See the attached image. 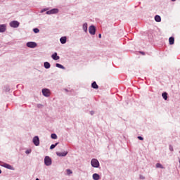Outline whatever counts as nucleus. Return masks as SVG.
Wrapping results in <instances>:
<instances>
[{
  "label": "nucleus",
  "instance_id": "nucleus-1",
  "mask_svg": "<svg viewBox=\"0 0 180 180\" xmlns=\"http://www.w3.org/2000/svg\"><path fill=\"white\" fill-rule=\"evenodd\" d=\"M0 165L1 167H4V168H6L7 169H11V171H15V168H13V167H12V165L4 162H0Z\"/></svg>",
  "mask_w": 180,
  "mask_h": 180
},
{
  "label": "nucleus",
  "instance_id": "nucleus-2",
  "mask_svg": "<svg viewBox=\"0 0 180 180\" xmlns=\"http://www.w3.org/2000/svg\"><path fill=\"white\" fill-rule=\"evenodd\" d=\"M91 165L94 168H99V161L97 159H92Z\"/></svg>",
  "mask_w": 180,
  "mask_h": 180
},
{
  "label": "nucleus",
  "instance_id": "nucleus-3",
  "mask_svg": "<svg viewBox=\"0 0 180 180\" xmlns=\"http://www.w3.org/2000/svg\"><path fill=\"white\" fill-rule=\"evenodd\" d=\"M44 164L46 167H50L52 164L51 158L49 156H46L44 158Z\"/></svg>",
  "mask_w": 180,
  "mask_h": 180
},
{
  "label": "nucleus",
  "instance_id": "nucleus-4",
  "mask_svg": "<svg viewBox=\"0 0 180 180\" xmlns=\"http://www.w3.org/2000/svg\"><path fill=\"white\" fill-rule=\"evenodd\" d=\"M60 12V10L58 8H53L51 10H49L46 11V15H57Z\"/></svg>",
  "mask_w": 180,
  "mask_h": 180
},
{
  "label": "nucleus",
  "instance_id": "nucleus-5",
  "mask_svg": "<svg viewBox=\"0 0 180 180\" xmlns=\"http://www.w3.org/2000/svg\"><path fill=\"white\" fill-rule=\"evenodd\" d=\"M32 143L36 146V147H39V146H40V139L38 136H34Z\"/></svg>",
  "mask_w": 180,
  "mask_h": 180
},
{
  "label": "nucleus",
  "instance_id": "nucleus-6",
  "mask_svg": "<svg viewBox=\"0 0 180 180\" xmlns=\"http://www.w3.org/2000/svg\"><path fill=\"white\" fill-rule=\"evenodd\" d=\"M20 25V23L18 21H16V20L11 21L9 23V25L11 26V27H13L14 29H16V28L19 27Z\"/></svg>",
  "mask_w": 180,
  "mask_h": 180
},
{
  "label": "nucleus",
  "instance_id": "nucleus-7",
  "mask_svg": "<svg viewBox=\"0 0 180 180\" xmlns=\"http://www.w3.org/2000/svg\"><path fill=\"white\" fill-rule=\"evenodd\" d=\"M26 46L29 49H35V47H37V44L34 41H29L26 44Z\"/></svg>",
  "mask_w": 180,
  "mask_h": 180
},
{
  "label": "nucleus",
  "instance_id": "nucleus-8",
  "mask_svg": "<svg viewBox=\"0 0 180 180\" xmlns=\"http://www.w3.org/2000/svg\"><path fill=\"white\" fill-rule=\"evenodd\" d=\"M89 33H90V34L91 35H95V34L96 33V27H95L94 25H91L89 27Z\"/></svg>",
  "mask_w": 180,
  "mask_h": 180
},
{
  "label": "nucleus",
  "instance_id": "nucleus-9",
  "mask_svg": "<svg viewBox=\"0 0 180 180\" xmlns=\"http://www.w3.org/2000/svg\"><path fill=\"white\" fill-rule=\"evenodd\" d=\"M42 94L44 96H46V98H49V96H50V89H42Z\"/></svg>",
  "mask_w": 180,
  "mask_h": 180
},
{
  "label": "nucleus",
  "instance_id": "nucleus-10",
  "mask_svg": "<svg viewBox=\"0 0 180 180\" xmlns=\"http://www.w3.org/2000/svg\"><path fill=\"white\" fill-rule=\"evenodd\" d=\"M6 32V25L1 24L0 25V33H5Z\"/></svg>",
  "mask_w": 180,
  "mask_h": 180
},
{
  "label": "nucleus",
  "instance_id": "nucleus-11",
  "mask_svg": "<svg viewBox=\"0 0 180 180\" xmlns=\"http://www.w3.org/2000/svg\"><path fill=\"white\" fill-rule=\"evenodd\" d=\"M67 154H68V151H64L62 153L56 152V155H58V157H65Z\"/></svg>",
  "mask_w": 180,
  "mask_h": 180
},
{
  "label": "nucleus",
  "instance_id": "nucleus-12",
  "mask_svg": "<svg viewBox=\"0 0 180 180\" xmlns=\"http://www.w3.org/2000/svg\"><path fill=\"white\" fill-rule=\"evenodd\" d=\"M82 29L85 33H88V23H84L82 25Z\"/></svg>",
  "mask_w": 180,
  "mask_h": 180
},
{
  "label": "nucleus",
  "instance_id": "nucleus-13",
  "mask_svg": "<svg viewBox=\"0 0 180 180\" xmlns=\"http://www.w3.org/2000/svg\"><path fill=\"white\" fill-rule=\"evenodd\" d=\"M51 58L55 61H57V60H60V56H57V52H55L53 54H52Z\"/></svg>",
  "mask_w": 180,
  "mask_h": 180
},
{
  "label": "nucleus",
  "instance_id": "nucleus-14",
  "mask_svg": "<svg viewBox=\"0 0 180 180\" xmlns=\"http://www.w3.org/2000/svg\"><path fill=\"white\" fill-rule=\"evenodd\" d=\"M60 41L61 44H65V43H67V37H60Z\"/></svg>",
  "mask_w": 180,
  "mask_h": 180
},
{
  "label": "nucleus",
  "instance_id": "nucleus-15",
  "mask_svg": "<svg viewBox=\"0 0 180 180\" xmlns=\"http://www.w3.org/2000/svg\"><path fill=\"white\" fill-rule=\"evenodd\" d=\"M44 68H46V70H49V68H50V67H51V65L49 62H44Z\"/></svg>",
  "mask_w": 180,
  "mask_h": 180
},
{
  "label": "nucleus",
  "instance_id": "nucleus-16",
  "mask_svg": "<svg viewBox=\"0 0 180 180\" xmlns=\"http://www.w3.org/2000/svg\"><path fill=\"white\" fill-rule=\"evenodd\" d=\"M93 179L94 180H99V179H101V176H99L97 173H94L93 174Z\"/></svg>",
  "mask_w": 180,
  "mask_h": 180
},
{
  "label": "nucleus",
  "instance_id": "nucleus-17",
  "mask_svg": "<svg viewBox=\"0 0 180 180\" xmlns=\"http://www.w3.org/2000/svg\"><path fill=\"white\" fill-rule=\"evenodd\" d=\"M91 88H93L94 89H98V88H99V86H98V84H96V82H94L91 84Z\"/></svg>",
  "mask_w": 180,
  "mask_h": 180
},
{
  "label": "nucleus",
  "instance_id": "nucleus-18",
  "mask_svg": "<svg viewBox=\"0 0 180 180\" xmlns=\"http://www.w3.org/2000/svg\"><path fill=\"white\" fill-rule=\"evenodd\" d=\"M174 41H175V39H174L173 37H171L169 38V43L171 46H172V44H174Z\"/></svg>",
  "mask_w": 180,
  "mask_h": 180
},
{
  "label": "nucleus",
  "instance_id": "nucleus-19",
  "mask_svg": "<svg viewBox=\"0 0 180 180\" xmlns=\"http://www.w3.org/2000/svg\"><path fill=\"white\" fill-rule=\"evenodd\" d=\"M162 96L163 99H165V101H167V99H168V93H167V92L162 93Z\"/></svg>",
  "mask_w": 180,
  "mask_h": 180
},
{
  "label": "nucleus",
  "instance_id": "nucleus-20",
  "mask_svg": "<svg viewBox=\"0 0 180 180\" xmlns=\"http://www.w3.org/2000/svg\"><path fill=\"white\" fill-rule=\"evenodd\" d=\"M56 66L58 68H60L61 70H65V67H64L63 65L60 64V63H56Z\"/></svg>",
  "mask_w": 180,
  "mask_h": 180
},
{
  "label": "nucleus",
  "instance_id": "nucleus-21",
  "mask_svg": "<svg viewBox=\"0 0 180 180\" xmlns=\"http://www.w3.org/2000/svg\"><path fill=\"white\" fill-rule=\"evenodd\" d=\"M155 22H161V16L156 15L155 16Z\"/></svg>",
  "mask_w": 180,
  "mask_h": 180
},
{
  "label": "nucleus",
  "instance_id": "nucleus-22",
  "mask_svg": "<svg viewBox=\"0 0 180 180\" xmlns=\"http://www.w3.org/2000/svg\"><path fill=\"white\" fill-rule=\"evenodd\" d=\"M57 146H58V143H56L55 144H52L50 146V150H54V148H56V147H57Z\"/></svg>",
  "mask_w": 180,
  "mask_h": 180
},
{
  "label": "nucleus",
  "instance_id": "nucleus-23",
  "mask_svg": "<svg viewBox=\"0 0 180 180\" xmlns=\"http://www.w3.org/2000/svg\"><path fill=\"white\" fill-rule=\"evenodd\" d=\"M4 92H9V91H11V88L9 87V86H4Z\"/></svg>",
  "mask_w": 180,
  "mask_h": 180
},
{
  "label": "nucleus",
  "instance_id": "nucleus-24",
  "mask_svg": "<svg viewBox=\"0 0 180 180\" xmlns=\"http://www.w3.org/2000/svg\"><path fill=\"white\" fill-rule=\"evenodd\" d=\"M51 138L53 139V140H57V134H51Z\"/></svg>",
  "mask_w": 180,
  "mask_h": 180
},
{
  "label": "nucleus",
  "instance_id": "nucleus-25",
  "mask_svg": "<svg viewBox=\"0 0 180 180\" xmlns=\"http://www.w3.org/2000/svg\"><path fill=\"white\" fill-rule=\"evenodd\" d=\"M156 168H161L162 169H164V167H162V165H161V163H157Z\"/></svg>",
  "mask_w": 180,
  "mask_h": 180
},
{
  "label": "nucleus",
  "instance_id": "nucleus-26",
  "mask_svg": "<svg viewBox=\"0 0 180 180\" xmlns=\"http://www.w3.org/2000/svg\"><path fill=\"white\" fill-rule=\"evenodd\" d=\"M49 8H43L41 11V13H43L44 12H47L49 11Z\"/></svg>",
  "mask_w": 180,
  "mask_h": 180
},
{
  "label": "nucleus",
  "instance_id": "nucleus-27",
  "mask_svg": "<svg viewBox=\"0 0 180 180\" xmlns=\"http://www.w3.org/2000/svg\"><path fill=\"white\" fill-rule=\"evenodd\" d=\"M33 32L34 33H39V32H40V30H39V28H34Z\"/></svg>",
  "mask_w": 180,
  "mask_h": 180
},
{
  "label": "nucleus",
  "instance_id": "nucleus-28",
  "mask_svg": "<svg viewBox=\"0 0 180 180\" xmlns=\"http://www.w3.org/2000/svg\"><path fill=\"white\" fill-rule=\"evenodd\" d=\"M44 105H43L42 104H37V108H38V109H41Z\"/></svg>",
  "mask_w": 180,
  "mask_h": 180
},
{
  "label": "nucleus",
  "instance_id": "nucleus-29",
  "mask_svg": "<svg viewBox=\"0 0 180 180\" xmlns=\"http://www.w3.org/2000/svg\"><path fill=\"white\" fill-rule=\"evenodd\" d=\"M139 178H140L141 179H142V180L146 179V177H145L144 176L141 175V174L139 175Z\"/></svg>",
  "mask_w": 180,
  "mask_h": 180
},
{
  "label": "nucleus",
  "instance_id": "nucleus-30",
  "mask_svg": "<svg viewBox=\"0 0 180 180\" xmlns=\"http://www.w3.org/2000/svg\"><path fill=\"white\" fill-rule=\"evenodd\" d=\"M67 172H68V175H70V174H72V172L70 169H67Z\"/></svg>",
  "mask_w": 180,
  "mask_h": 180
},
{
  "label": "nucleus",
  "instance_id": "nucleus-31",
  "mask_svg": "<svg viewBox=\"0 0 180 180\" xmlns=\"http://www.w3.org/2000/svg\"><path fill=\"white\" fill-rule=\"evenodd\" d=\"M169 149L170 150V151H174V148L171 145H169Z\"/></svg>",
  "mask_w": 180,
  "mask_h": 180
},
{
  "label": "nucleus",
  "instance_id": "nucleus-32",
  "mask_svg": "<svg viewBox=\"0 0 180 180\" xmlns=\"http://www.w3.org/2000/svg\"><path fill=\"white\" fill-rule=\"evenodd\" d=\"M30 153H32V150H27L25 151V154H30Z\"/></svg>",
  "mask_w": 180,
  "mask_h": 180
},
{
  "label": "nucleus",
  "instance_id": "nucleus-33",
  "mask_svg": "<svg viewBox=\"0 0 180 180\" xmlns=\"http://www.w3.org/2000/svg\"><path fill=\"white\" fill-rule=\"evenodd\" d=\"M139 140L143 141L144 140V138H143L142 136H138Z\"/></svg>",
  "mask_w": 180,
  "mask_h": 180
},
{
  "label": "nucleus",
  "instance_id": "nucleus-34",
  "mask_svg": "<svg viewBox=\"0 0 180 180\" xmlns=\"http://www.w3.org/2000/svg\"><path fill=\"white\" fill-rule=\"evenodd\" d=\"M98 37H99V39H102V34H98Z\"/></svg>",
  "mask_w": 180,
  "mask_h": 180
},
{
  "label": "nucleus",
  "instance_id": "nucleus-35",
  "mask_svg": "<svg viewBox=\"0 0 180 180\" xmlns=\"http://www.w3.org/2000/svg\"><path fill=\"white\" fill-rule=\"evenodd\" d=\"M140 53H141V54H142L143 56H145V54H146V53H144V52H143V51H141Z\"/></svg>",
  "mask_w": 180,
  "mask_h": 180
},
{
  "label": "nucleus",
  "instance_id": "nucleus-36",
  "mask_svg": "<svg viewBox=\"0 0 180 180\" xmlns=\"http://www.w3.org/2000/svg\"><path fill=\"white\" fill-rule=\"evenodd\" d=\"M90 113H91V115H94L95 112L91 111Z\"/></svg>",
  "mask_w": 180,
  "mask_h": 180
},
{
  "label": "nucleus",
  "instance_id": "nucleus-37",
  "mask_svg": "<svg viewBox=\"0 0 180 180\" xmlns=\"http://www.w3.org/2000/svg\"><path fill=\"white\" fill-rule=\"evenodd\" d=\"M172 2H175V1H176V0H171Z\"/></svg>",
  "mask_w": 180,
  "mask_h": 180
},
{
  "label": "nucleus",
  "instance_id": "nucleus-38",
  "mask_svg": "<svg viewBox=\"0 0 180 180\" xmlns=\"http://www.w3.org/2000/svg\"><path fill=\"white\" fill-rule=\"evenodd\" d=\"M0 174H2V170L0 169Z\"/></svg>",
  "mask_w": 180,
  "mask_h": 180
},
{
  "label": "nucleus",
  "instance_id": "nucleus-39",
  "mask_svg": "<svg viewBox=\"0 0 180 180\" xmlns=\"http://www.w3.org/2000/svg\"><path fill=\"white\" fill-rule=\"evenodd\" d=\"M65 91H66V92H68V89H65Z\"/></svg>",
  "mask_w": 180,
  "mask_h": 180
},
{
  "label": "nucleus",
  "instance_id": "nucleus-40",
  "mask_svg": "<svg viewBox=\"0 0 180 180\" xmlns=\"http://www.w3.org/2000/svg\"><path fill=\"white\" fill-rule=\"evenodd\" d=\"M36 180H40V179H39V178H37Z\"/></svg>",
  "mask_w": 180,
  "mask_h": 180
}]
</instances>
